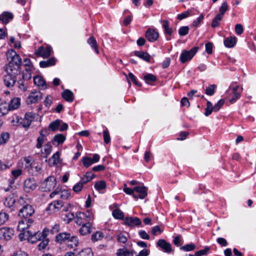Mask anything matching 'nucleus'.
<instances>
[{"mask_svg":"<svg viewBox=\"0 0 256 256\" xmlns=\"http://www.w3.org/2000/svg\"><path fill=\"white\" fill-rule=\"evenodd\" d=\"M8 63L6 66V72L15 76L20 74V68L22 65V60L19 54L12 49L8 50L6 54Z\"/></svg>","mask_w":256,"mask_h":256,"instance_id":"obj_1","label":"nucleus"},{"mask_svg":"<svg viewBox=\"0 0 256 256\" xmlns=\"http://www.w3.org/2000/svg\"><path fill=\"white\" fill-rule=\"evenodd\" d=\"M25 196H21L18 200V196L14 193L10 194L6 198L4 205L10 208L11 211L18 210L24 203Z\"/></svg>","mask_w":256,"mask_h":256,"instance_id":"obj_2","label":"nucleus"},{"mask_svg":"<svg viewBox=\"0 0 256 256\" xmlns=\"http://www.w3.org/2000/svg\"><path fill=\"white\" fill-rule=\"evenodd\" d=\"M30 200L26 196L24 198V204L18 210V215L20 216L27 218L32 216L34 212L33 206L29 204Z\"/></svg>","mask_w":256,"mask_h":256,"instance_id":"obj_3","label":"nucleus"},{"mask_svg":"<svg viewBox=\"0 0 256 256\" xmlns=\"http://www.w3.org/2000/svg\"><path fill=\"white\" fill-rule=\"evenodd\" d=\"M22 72V78L18 80V86L22 90L25 92L27 90L28 84L32 78V73Z\"/></svg>","mask_w":256,"mask_h":256,"instance_id":"obj_4","label":"nucleus"},{"mask_svg":"<svg viewBox=\"0 0 256 256\" xmlns=\"http://www.w3.org/2000/svg\"><path fill=\"white\" fill-rule=\"evenodd\" d=\"M224 100L220 99L214 106L212 102L208 101L206 102V112L204 114L206 116L210 115L212 111L215 112H218L224 106Z\"/></svg>","mask_w":256,"mask_h":256,"instance_id":"obj_5","label":"nucleus"},{"mask_svg":"<svg viewBox=\"0 0 256 256\" xmlns=\"http://www.w3.org/2000/svg\"><path fill=\"white\" fill-rule=\"evenodd\" d=\"M198 49V47L195 46L190 50H184L182 52L180 56V61L181 62L184 64L188 60H190L196 53Z\"/></svg>","mask_w":256,"mask_h":256,"instance_id":"obj_6","label":"nucleus"},{"mask_svg":"<svg viewBox=\"0 0 256 256\" xmlns=\"http://www.w3.org/2000/svg\"><path fill=\"white\" fill-rule=\"evenodd\" d=\"M70 236L71 234L68 232H59L55 236L54 242L59 245L65 244L68 242Z\"/></svg>","mask_w":256,"mask_h":256,"instance_id":"obj_7","label":"nucleus"},{"mask_svg":"<svg viewBox=\"0 0 256 256\" xmlns=\"http://www.w3.org/2000/svg\"><path fill=\"white\" fill-rule=\"evenodd\" d=\"M42 98V94L40 92H31L26 99V103L28 104L38 102Z\"/></svg>","mask_w":256,"mask_h":256,"instance_id":"obj_8","label":"nucleus"},{"mask_svg":"<svg viewBox=\"0 0 256 256\" xmlns=\"http://www.w3.org/2000/svg\"><path fill=\"white\" fill-rule=\"evenodd\" d=\"M36 186V182L34 178H27L24 182V189L26 192L34 190Z\"/></svg>","mask_w":256,"mask_h":256,"instance_id":"obj_9","label":"nucleus"},{"mask_svg":"<svg viewBox=\"0 0 256 256\" xmlns=\"http://www.w3.org/2000/svg\"><path fill=\"white\" fill-rule=\"evenodd\" d=\"M145 36L149 42H154L158 39L159 34L154 29L149 28L146 32Z\"/></svg>","mask_w":256,"mask_h":256,"instance_id":"obj_10","label":"nucleus"},{"mask_svg":"<svg viewBox=\"0 0 256 256\" xmlns=\"http://www.w3.org/2000/svg\"><path fill=\"white\" fill-rule=\"evenodd\" d=\"M16 76L8 74L4 76V85L7 88L12 87L17 81Z\"/></svg>","mask_w":256,"mask_h":256,"instance_id":"obj_11","label":"nucleus"},{"mask_svg":"<svg viewBox=\"0 0 256 256\" xmlns=\"http://www.w3.org/2000/svg\"><path fill=\"white\" fill-rule=\"evenodd\" d=\"M34 53L38 56H42L44 58H47L49 57L51 54V50L50 48L48 46L44 48L41 46L36 50Z\"/></svg>","mask_w":256,"mask_h":256,"instance_id":"obj_12","label":"nucleus"},{"mask_svg":"<svg viewBox=\"0 0 256 256\" xmlns=\"http://www.w3.org/2000/svg\"><path fill=\"white\" fill-rule=\"evenodd\" d=\"M124 222L126 225L131 227L140 226L142 224V222L138 218L132 216L126 218Z\"/></svg>","mask_w":256,"mask_h":256,"instance_id":"obj_13","label":"nucleus"},{"mask_svg":"<svg viewBox=\"0 0 256 256\" xmlns=\"http://www.w3.org/2000/svg\"><path fill=\"white\" fill-rule=\"evenodd\" d=\"M88 216L84 212H78L75 218V222L78 226H82L83 224L88 222Z\"/></svg>","mask_w":256,"mask_h":256,"instance_id":"obj_14","label":"nucleus"},{"mask_svg":"<svg viewBox=\"0 0 256 256\" xmlns=\"http://www.w3.org/2000/svg\"><path fill=\"white\" fill-rule=\"evenodd\" d=\"M56 179L54 176H50L45 180L44 182V184L45 185V188L49 191L53 189L56 186Z\"/></svg>","mask_w":256,"mask_h":256,"instance_id":"obj_15","label":"nucleus"},{"mask_svg":"<svg viewBox=\"0 0 256 256\" xmlns=\"http://www.w3.org/2000/svg\"><path fill=\"white\" fill-rule=\"evenodd\" d=\"M33 222V220L31 218H24L18 223V230L22 232L28 228Z\"/></svg>","mask_w":256,"mask_h":256,"instance_id":"obj_16","label":"nucleus"},{"mask_svg":"<svg viewBox=\"0 0 256 256\" xmlns=\"http://www.w3.org/2000/svg\"><path fill=\"white\" fill-rule=\"evenodd\" d=\"M161 22L162 23V28L164 30V34L166 36V39L167 40H170L171 39L170 36H172L173 32V30L172 28L170 26L168 20H162Z\"/></svg>","mask_w":256,"mask_h":256,"instance_id":"obj_17","label":"nucleus"},{"mask_svg":"<svg viewBox=\"0 0 256 256\" xmlns=\"http://www.w3.org/2000/svg\"><path fill=\"white\" fill-rule=\"evenodd\" d=\"M157 246L166 252L170 253L172 251L171 244L163 239H160L158 241Z\"/></svg>","mask_w":256,"mask_h":256,"instance_id":"obj_18","label":"nucleus"},{"mask_svg":"<svg viewBox=\"0 0 256 256\" xmlns=\"http://www.w3.org/2000/svg\"><path fill=\"white\" fill-rule=\"evenodd\" d=\"M34 84L42 90L47 88L46 83L44 79L41 76H36L34 77Z\"/></svg>","mask_w":256,"mask_h":256,"instance_id":"obj_19","label":"nucleus"},{"mask_svg":"<svg viewBox=\"0 0 256 256\" xmlns=\"http://www.w3.org/2000/svg\"><path fill=\"white\" fill-rule=\"evenodd\" d=\"M14 18V14L8 12H4L0 14V21L4 24H8Z\"/></svg>","mask_w":256,"mask_h":256,"instance_id":"obj_20","label":"nucleus"},{"mask_svg":"<svg viewBox=\"0 0 256 256\" xmlns=\"http://www.w3.org/2000/svg\"><path fill=\"white\" fill-rule=\"evenodd\" d=\"M24 234L27 237L29 242L34 244L38 242L36 236H38L37 232H32L30 230H28L24 232Z\"/></svg>","mask_w":256,"mask_h":256,"instance_id":"obj_21","label":"nucleus"},{"mask_svg":"<svg viewBox=\"0 0 256 256\" xmlns=\"http://www.w3.org/2000/svg\"><path fill=\"white\" fill-rule=\"evenodd\" d=\"M239 89V86H234L232 88V98L229 100V102L231 104H233L235 102L238 100L241 96V92H239L238 90Z\"/></svg>","mask_w":256,"mask_h":256,"instance_id":"obj_22","label":"nucleus"},{"mask_svg":"<svg viewBox=\"0 0 256 256\" xmlns=\"http://www.w3.org/2000/svg\"><path fill=\"white\" fill-rule=\"evenodd\" d=\"M79 244V240L77 236L72 235L68 239L66 244L68 248H74L78 246Z\"/></svg>","mask_w":256,"mask_h":256,"instance_id":"obj_23","label":"nucleus"},{"mask_svg":"<svg viewBox=\"0 0 256 256\" xmlns=\"http://www.w3.org/2000/svg\"><path fill=\"white\" fill-rule=\"evenodd\" d=\"M92 224L88 222L85 224H83L79 230V232L81 235L84 236L91 232Z\"/></svg>","mask_w":256,"mask_h":256,"instance_id":"obj_24","label":"nucleus"},{"mask_svg":"<svg viewBox=\"0 0 256 256\" xmlns=\"http://www.w3.org/2000/svg\"><path fill=\"white\" fill-rule=\"evenodd\" d=\"M134 190L139 194L138 197L140 199H144L148 194V188L146 186H136L134 188Z\"/></svg>","mask_w":256,"mask_h":256,"instance_id":"obj_25","label":"nucleus"},{"mask_svg":"<svg viewBox=\"0 0 256 256\" xmlns=\"http://www.w3.org/2000/svg\"><path fill=\"white\" fill-rule=\"evenodd\" d=\"M62 206L63 202L62 200H57L51 203L49 206L48 208L56 212H58Z\"/></svg>","mask_w":256,"mask_h":256,"instance_id":"obj_26","label":"nucleus"},{"mask_svg":"<svg viewBox=\"0 0 256 256\" xmlns=\"http://www.w3.org/2000/svg\"><path fill=\"white\" fill-rule=\"evenodd\" d=\"M134 55L146 62H150L151 56L146 52L142 51H136L134 52Z\"/></svg>","mask_w":256,"mask_h":256,"instance_id":"obj_27","label":"nucleus"},{"mask_svg":"<svg viewBox=\"0 0 256 256\" xmlns=\"http://www.w3.org/2000/svg\"><path fill=\"white\" fill-rule=\"evenodd\" d=\"M20 104V99L19 98H15L12 99L10 104H8L10 110L18 108Z\"/></svg>","mask_w":256,"mask_h":256,"instance_id":"obj_28","label":"nucleus"},{"mask_svg":"<svg viewBox=\"0 0 256 256\" xmlns=\"http://www.w3.org/2000/svg\"><path fill=\"white\" fill-rule=\"evenodd\" d=\"M4 239L8 240L12 238L14 234V229L10 228H4Z\"/></svg>","mask_w":256,"mask_h":256,"instance_id":"obj_29","label":"nucleus"},{"mask_svg":"<svg viewBox=\"0 0 256 256\" xmlns=\"http://www.w3.org/2000/svg\"><path fill=\"white\" fill-rule=\"evenodd\" d=\"M236 42V36H230L227 38L224 41V44L227 48L234 47Z\"/></svg>","mask_w":256,"mask_h":256,"instance_id":"obj_30","label":"nucleus"},{"mask_svg":"<svg viewBox=\"0 0 256 256\" xmlns=\"http://www.w3.org/2000/svg\"><path fill=\"white\" fill-rule=\"evenodd\" d=\"M60 162V153L58 152H56L53 154L52 157L48 160V164L50 166H52Z\"/></svg>","mask_w":256,"mask_h":256,"instance_id":"obj_31","label":"nucleus"},{"mask_svg":"<svg viewBox=\"0 0 256 256\" xmlns=\"http://www.w3.org/2000/svg\"><path fill=\"white\" fill-rule=\"evenodd\" d=\"M62 96L66 101L72 102L74 100V94L69 90H65L62 94Z\"/></svg>","mask_w":256,"mask_h":256,"instance_id":"obj_32","label":"nucleus"},{"mask_svg":"<svg viewBox=\"0 0 256 256\" xmlns=\"http://www.w3.org/2000/svg\"><path fill=\"white\" fill-rule=\"evenodd\" d=\"M56 59L54 58H50L46 60L41 61L40 66L41 68H46L54 66L56 64Z\"/></svg>","mask_w":256,"mask_h":256,"instance_id":"obj_33","label":"nucleus"},{"mask_svg":"<svg viewBox=\"0 0 256 256\" xmlns=\"http://www.w3.org/2000/svg\"><path fill=\"white\" fill-rule=\"evenodd\" d=\"M62 121L59 119L56 120L52 122L49 124V128L53 132H56L58 130V128L60 126Z\"/></svg>","mask_w":256,"mask_h":256,"instance_id":"obj_34","label":"nucleus"},{"mask_svg":"<svg viewBox=\"0 0 256 256\" xmlns=\"http://www.w3.org/2000/svg\"><path fill=\"white\" fill-rule=\"evenodd\" d=\"M8 107V104L6 102H2L0 104V117L6 114L10 110V108Z\"/></svg>","mask_w":256,"mask_h":256,"instance_id":"obj_35","label":"nucleus"},{"mask_svg":"<svg viewBox=\"0 0 256 256\" xmlns=\"http://www.w3.org/2000/svg\"><path fill=\"white\" fill-rule=\"evenodd\" d=\"M156 76L151 74H148L144 76V80L148 84H150L151 82H156Z\"/></svg>","mask_w":256,"mask_h":256,"instance_id":"obj_36","label":"nucleus"},{"mask_svg":"<svg viewBox=\"0 0 256 256\" xmlns=\"http://www.w3.org/2000/svg\"><path fill=\"white\" fill-rule=\"evenodd\" d=\"M48 238L43 239L38 246V248L39 250H44L46 248L49 244Z\"/></svg>","mask_w":256,"mask_h":256,"instance_id":"obj_37","label":"nucleus"},{"mask_svg":"<svg viewBox=\"0 0 256 256\" xmlns=\"http://www.w3.org/2000/svg\"><path fill=\"white\" fill-rule=\"evenodd\" d=\"M88 43L94 50L95 52L98 54V46L96 41L93 36H90L88 40Z\"/></svg>","mask_w":256,"mask_h":256,"instance_id":"obj_38","label":"nucleus"},{"mask_svg":"<svg viewBox=\"0 0 256 256\" xmlns=\"http://www.w3.org/2000/svg\"><path fill=\"white\" fill-rule=\"evenodd\" d=\"M24 65L26 68L23 72H26L27 70L28 71V72L31 73L32 68L33 66L31 60L28 58H26L24 60Z\"/></svg>","mask_w":256,"mask_h":256,"instance_id":"obj_39","label":"nucleus"},{"mask_svg":"<svg viewBox=\"0 0 256 256\" xmlns=\"http://www.w3.org/2000/svg\"><path fill=\"white\" fill-rule=\"evenodd\" d=\"M76 256H93L92 249L86 248L82 250Z\"/></svg>","mask_w":256,"mask_h":256,"instance_id":"obj_40","label":"nucleus"},{"mask_svg":"<svg viewBox=\"0 0 256 256\" xmlns=\"http://www.w3.org/2000/svg\"><path fill=\"white\" fill-rule=\"evenodd\" d=\"M104 237V234L102 232H96L92 234L91 236V240L93 242H96L102 240Z\"/></svg>","mask_w":256,"mask_h":256,"instance_id":"obj_41","label":"nucleus"},{"mask_svg":"<svg viewBox=\"0 0 256 256\" xmlns=\"http://www.w3.org/2000/svg\"><path fill=\"white\" fill-rule=\"evenodd\" d=\"M17 122L22 124V126L25 128H29L31 124L30 120H27L24 118H18Z\"/></svg>","mask_w":256,"mask_h":256,"instance_id":"obj_42","label":"nucleus"},{"mask_svg":"<svg viewBox=\"0 0 256 256\" xmlns=\"http://www.w3.org/2000/svg\"><path fill=\"white\" fill-rule=\"evenodd\" d=\"M114 217L116 219L122 220L124 218V214L123 212L119 208H116L112 212Z\"/></svg>","mask_w":256,"mask_h":256,"instance_id":"obj_43","label":"nucleus"},{"mask_svg":"<svg viewBox=\"0 0 256 256\" xmlns=\"http://www.w3.org/2000/svg\"><path fill=\"white\" fill-rule=\"evenodd\" d=\"M94 187L97 190L100 191L106 188V183L104 180H100L96 182Z\"/></svg>","mask_w":256,"mask_h":256,"instance_id":"obj_44","label":"nucleus"},{"mask_svg":"<svg viewBox=\"0 0 256 256\" xmlns=\"http://www.w3.org/2000/svg\"><path fill=\"white\" fill-rule=\"evenodd\" d=\"M222 18H223L220 16V15L216 14L212 20V27L213 28L218 27L219 26L220 22Z\"/></svg>","mask_w":256,"mask_h":256,"instance_id":"obj_45","label":"nucleus"},{"mask_svg":"<svg viewBox=\"0 0 256 256\" xmlns=\"http://www.w3.org/2000/svg\"><path fill=\"white\" fill-rule=\"evenodd\" d=\"M228 9V6L227 2H224L222 4V6H220L219 9L220 13L218 14L220 15V16L223 18L224 14L227 11Z\"/></svg>","mask_w":256,"mask_h":256,"instance_id":"obj_46","label":"nucleus"},{"mask_svg":"<svg viewBox=\"0 0 256 256\" xmlns=\"http://www.w3.org/2000/svg\"><path fill=\"white\" fill-rule=\"evenodd\" d=\"M54 140L58 144H62L66 140V137L62 134H57L54 138Z\"/></svg>","mask_w":256,"mask_h":256,"instance_id":"obj_47","label":"nucleus"},{"mask_svg":"<svg viewBox=\"0 0 256 256\" xmlns=\"http://www.w3.org/2000/svg\"><path fill=\"white\" fill-rule=\"evenodd\" d=\"M216 88V84H211L206 89V94L208 96H212L215 92V90Z\"/></svg>","mask_w":256,"mask_h":256,"instance_id":"obj_48","label":"nucleus"},{"mask_svg":"<svg viewBox=\"0 0 256 256\" xmlns=\"http://www.w3.org/2000/svg\"><path fill=\"white\" fill-rule=\"evenodd\" d=\"M83 164L86 168H88L93 163L92 160L88 156H84L82 160Z\"/></svg>","mask_w":256,"mask_h":256,"instance_id":"obj_49","label":"nucleus"},{"mask_svg":"<svg viewBox=\"0 0 256 256\" xmlns=\"http://www.w3.org/2000/svg\"><path fill=\"white\" fill-rule=\"evenodd\" d=\"M10 137L9 134L8 132L2 133L0 135V144H5L8 140Z\"/></svg>","mask_w":256,"mask_h":256,"instance_id":"obj_50","label":"nucleus"},{"mask_svg":"<svg viewBox=\"0 0 256 256\" xmlns=\"http://www.w3.org/2000/svg\"><path fill=\"white\" fill-rule=\"evenodd\" d=\"M189 32V28L188 26H183L180 28L178 34L181 36L186 35Z\"/></svg>","mask_w":256,"mask_h":256,"instance_id":"obj_51","label":"nucleus"},{"mask_svg":"<svg viewBox=\"0 0 256 256\" xmlns=\"http://www.w3.org/2000/svg\"><path fill=\"white\" fill-rule=\"evenodd\" d=\"M196 246L194 244H190L184 246L180 248V250L186 252L192 251L194 250Z\"/></svg>","mask_w":256,"mask_h":256,"instance_id":"obj_52","label":"nucleus"},{"mask_svg":"<svg viewBox=\"0 0 256 256\" xmlns=\"http://www.w3.org/2000/svg\"><path fill=\"white\" fill-rule=\"evenodd\" d=\"M204 14H200V16L193 22L191 26L192 27L198 26L200 24V22L202 21V20H204Z\"/></svg>","mask_w":256,"mask_h":256,"instance_id":"obj_53","label":"nucleus"},{"mask_svg":"<svg viewBox=\"0 0 256 256\" xmlns=\"http://www.w3.org/2000/svg\"><path fill=\"white\" fill-rule=\"evenodd\" d=\"M60 195L62 198L66 200L70 196V192L68 190H64L60 191Z\"/></svg>","mask_w":256,"mask_h":256,"instance_id":"obj_54","label":"nucleus"},{"mask_svg":"<svg viewBox=\"0 0 256 256\" xmlns=\"http://www.w3.org/2000/svg\"><path fill=\"white\" fill-rule=\"evenodd\" d=\"M8 219V215L5 212H0V226L4 224Z\"/></svg>","mask_w":256,"mask_h":256,"instance_id":"obj_55","label":"nucleus"},{"mask_svg":"<svg viewBox=\"0 0 256 256\" xmlns=\"http://www.w3.org/2000/svg\"><path fill=\"white\" fill-rule=\"evenodd\" d=\"M116 254L118 256H129V250L126 248H120Z\"/></svg>","mask_w":256,"mask_h":256,"instance_id":"obj_56","label":"nucleus"},{"mask_svg":"<svg viewBox=\"0 0 256 256\" xmlns=\"http://www.w3.org/2000/svg\"><path fill=\"white\" fill-rule=\"evenodd\" d=\"M74 218V215L72 212H68L66 214V218H64L66 223H70Z\"/></svg>","mask_w":256,"mask_h":256,"instance_id":"obj_57","label":"nucleus"},{"mask_svg":"<svg viewBox=\"0 0 256 256\" xmlns=\"http://www.w3.org/2000/svg\"><path fill=\"white\" fill-rule=\"evenodd\" d=\"M50 232L51 234H54L60 231V225L58 224H54Z\"/></svg>","mask_w":256,"mask_h":256,"instance_id":"obj_58","label":"nucleus"},{"mask_svg":"<svg viewBox=\"0 0 256 256\" xmlns=\"http://www.w3.org/2000/svg\"><path fill=\"white\" fill-rule=\"evenodd\" d=\"M103 136L104 142L106 144H108L110 141V138L108 130L104 131Z\"/></svg>","mask_w":256,"mask_h":256,"instance_id":"obj_59","label":"nucleus"},{"mask_svg":"<svg viewBox=\"0 0 256 256\" xmlns=\"http://www.w3.org/2000/svg\"><path fill=\"white\" fill-rule=\"evenodd\" d=\"M235 32L238 35H240L243 33L244 28L241 24H236L235 26Z\"/></svg>","mask_w":256,"mask_h":256,"instance_id":"obj_60","label":"nucleus"},{"mask_svg":"<svg viewBox=\"0 0 256 256\" xmlns=\"http://www.w3.org/2000/svg\"><path fill=\"white\" fill-rule=\"evenodd\" d=\"M83 186L84 185L79 182L73 186L72 190L75 192L78 193L82 190Z\"/></svg>","mask_w":256,"mask_h":256,"instance_id":"obj_61","label":"nucleus"},{"mask_svg":"<svg viewBox=\"0 0 256 256\" xmlns=\"http://www.w3.org/2000/svg\"><path fill=\"white\" fill-rule=\"evenodd\" d=\"M128 78L136 85L138 86H141L142 84L138 82L136 80V78L132 72H129L128 74Z\"/></svg>","mask_w":256,"mask_h":256,"instance_id":"obj_62","label":"nucleus"},{"mask_svg":"<svg viewBox=\"0 0 256 256\" xmlns=\"http://www.w3.org/2000/svg\"><path fill=\"white\" fill-rule=\"evenodd\" d=\"M117 240L118 242L125 244L127 242L128 238L126 236L120 233L117 236Z\"/></svg>","mask_w":256,"mask_h":256,"instance_id":"obj_63","label":"nucleus"},{"mask_svg":"<svg viewBox=\"0 0 256 256\" xmlns=\"http://www.w3.org/2000/svg\"><path fill=\"white\" fill-rule=\"evenodd\" d=\"M38 233V236H41L43 239L46 238V236L48 235V233L50 232V230L48 228H45L42 232H37Z\"/></svg>","mask_w":256,"mask_h":256,"instance_id":"obj_64","label":"nucleus"}]
</instances>
